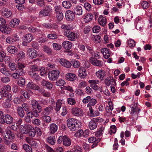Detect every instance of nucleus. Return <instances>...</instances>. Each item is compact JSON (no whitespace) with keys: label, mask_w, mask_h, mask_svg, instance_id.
<instances>
[{"label":"nucleus","mask_w":152,"mask_h":152,"mask_svg":"<svg viewBox=\"0 0 152 152\" xmlns=\"http://www.w3.org/2000/svg\"><path fill=\"white\" fill-rule=\"evenodd\" d=\"M61 89L62 91L67 90L70 92H72L73 91V90L72 88L69 86H64L63 87H61Z\"/></svg>","instance_id":"44"},{"label":"nucleus","mask_w":152,"mask_h":152,"mask_svg":"<svg viewBox=\"0 0 152 152\" xmlns=\"http://www.w3.org/2000/svg\"><path fill=\"white\" fill-rule=\"evenodd\" d=\"M62 4L63 7L66 9H69L72 7V4L69 1H64Z\"/></svg>","instance_id":"36"},{"label":"nucleus","mask_w":152,"mask_h":152,"mask_svg":"<svg viewBox=\"0 0 152 152\" xmlns=\"http://www.w3.org/2000/svg\"><path fill=\"white\" fill-rule=\"evenodd\" d=\"M1 14L3 16L7 18L11 16L12 13L10 10L6 8H4L2 10Z\"/></svg>","instance_id":"14"},{"label":"nucleus","mask_w":152,"mask_h":152,"mask_svg":"<svg viewBox=\"0 0 152 152\" xmlns=\"http://www.w3.org/2000/svg\"><path fill=\"white\" fill-rule=\"evenodd\" d=\"M96 103L97 101L96 99L91 98V100H90L89 103L87 104V107H89L90 106H94Z\"/></svg>","instance_id":"39"},{"label":"nucleus","mask_w":152,"mask_h":152,"mask_svg":"<svg viewBox=\"0 0 152 152\" xmlns=\"http://www.w3.org/2000/svg\"><path fill=\"white\" fill-rule=\"evenodd\" d=\"M57 130V126L54 124H53L50 126V132L51 134L54 133Z\"/></svg>","instance_id":"30"},{"label":"nucleus","mask_w":152,"mask_h":152,"mask_svg":"<svg viewBox=\"0 0 152 152\" xmlns=\"http://www.w3.org/2000/svg\"><path fill=\"white\" fill-rule=\"evenodd\" d=\"M22 107L23 109H24L25 111L26 112H28L30 110V109L28 104H23L22 105Z\"/></svg>","instance_id":"58"},{"label":"nucleus","mask_w":152,"mask_h":152,"mask_svg":"<svg viewBox=\"0 0 152 152\" xmlns=\"http://www.w3.org/2000/svg\"><path fill=\"white\" fill-rule=\"evenodd\" d=\"M62 46L66 49L69 50L72 47V43L68 41H64L63 42Z\"/></svg>","instance_id":"26"},{"label":"nucleus","mask_w":152,"mask_h":152,"mask_svg":"<svg viewBox=\"0 0 152 152\" xmlns=\"http://www.w3.org/2000/svg\"><path fill=\"white\" fill-rule=\"evenodd\" d=\"M18 85L20 86H23L25 83V80L24 78L20 77L18 78L17 81Z\"/></svg>","instance_id":"33"},{"label":"nucleus","mask_w":152,"mask_h":152,"mask_svg":"<svg viewBox=\"0 0 152 152\" xmlns=\"http://www.w3.org/2000/svg\"><path fill=\"white\" fill-rule=\"evenodd\" d=\"M36 2L39 7H43L45 6V3L44 0H37Z\"/></svg>","instance_id":"40"},{"label":"nucleus","mask_w":152,"mask_h":152,"mask_svg":"<svg viewBox=\"0 0 152 152\" xmlns=\"http://www.w3.org/2000/svg\"><path fill=\"white\" fill-rule=\"evenodd\" d=\"M43 50L44 52L46 53L48 55L51 56L53 55L52 50L49 47L46 46H44L43 47Z\"/></svg>","instance_id":"31"},{"label":"nucleus","mask_w":152,"mask_h":152,"mask_svg":"<svg viewBox=\"0 0 152 152\" xmlns=\"http://www.w3.org/2000/svg\"><path fill=\"white\" fill-rule=\"evenodd\" d=\"M24 149L26 152H32V148L31 146L27 144H24L23 145Z\"/></svg>","instance_id":"38"},{"label":"nucleus","mask_w":152,"mask_h":152,"mask_svg":"<svg viewBox=\"0 0 152 152\" xmlns=\"http://www.w3.org/2000/svg\"><path fill=\"white\" fill-rule=\"evenodd\" d=\"M32 109L34 113V116L37 117L39 116L38 113H39L42 111V107L39 105L38 103L35 100L32 101Z\"/></svg>","instance_id":"1"},{"label":"nucleus","mask_w":152,"mask_h":152,"mask_svg":"<svg viewBox=\"0 0 152 152\" xmlns=\"http://www.w3.org/2000/svg\"><path fill=\"white\" fill-rule=\"evenodd\" d=\"M110 79L109 78L106 79L104 80V82L105 84L108 86H109L111 84V82L113 81V78L112 77H110Z\"/></svg>","instance_id":"54"},{"label":"nucleus","mask_w":152,"mask_h":152,"mask_svg":"<svg viewBox=\"0 0 152 152\" xmlns=\"http://www.w3.org/2000/svg\"><path fill=\"white\" fill-rule=\"evenodd\" d=\"M98 21L100 25L103 26H105L106 23V19L102 16L100 15L98 18Z\"/></svg>","instance_id":"23"},{"label":"nucleus","mask_w":152,"mask_h":152,"mask_svg":"<svg viewBox=\"0 0 152 152\" xmlns=\"http://www.w3.org/2000/svg\"><path fill=\"white\" fill-rule=\"evenodd\" d=\"M16 72L18 73L20 76H23L25 75V71L24 69H17Z\"/></svg>","instance_id":"42"},{"label":"nucleus","mask_w":152,"mask_h":152,"mask_svg":"<svg viewBox=\"0 0 152 152\" xmlns=\"http://www.w3.org/2000/svg\"><path fill=\"white\" fill-rule=\"evenodd\" d=\"M6 97H4V100L7 102H9L11 100V94L8 92L7 91Z\"/></svg>","instance_id":"43"},{"label":"nucleus","mask_w":152,"mask_h":152,"mask_svg":"<svg viewBox=\"0 0 152 152\" xmlns=\"http://www.w3.org/2000/svg\"><path fill=\"white\" fill-rule=\"evenodd\" d=\"M72 112L73 115L76 116H83L84 114L82 110L77 107L72 108Z\"/></svg>","instance_id":"8"},{"label":"nucleus","mask_w":152,"mask_h":152,"mask_svg":"<svg viewBox=\"0 0 152 152\" xmlns=\"http://www.w3.org/2000/svg\"><path fill=\"white\" fill-rule=\"evenodd\" d=\"M10 28L8 27L7 25H3L0 27L1 31L6 34H10Z\"/></svg>","instance_id":"15"},{"label":"nucleus","mask_w":152,"mask_h":152,"mask_svg":"<svg viewBox=\"0 0 152 152\" xmlns=\"http://www.w3.org/2000/svg\"><path fill=\"white\" fill-rule=\"evenodd\" d=\"M59 74L60 72L57 70L51 71L48 73L49 78L50 80L54 81L58 78Z\"/></svg>","instance_id":"2"},{"label":"nucleus","mask_w":152,"mask_h":152,"mask_svg":"<svg viewBox=\"0 0 152 152\" xmlns=\"http://www.w3.org/2000/svg\"><path fill=\"white\" fill-rule=\"evenodd\" d=\"M54 136H53V137L50 136L47 139L48 142L51 145H54L55 143L54 140Z\"/></svg>","instance_id":"41"},{"label":"nucleus","mask_w":152,"mask_h":152,"mask_svg":"<svg viewBox=\"0 0 152 152\" xmlns=\"http://www.w3.org/2000/svg\"><path fill=\"white\" fill-rule=\"evenodd\" d=\"M1 80L3 83H6L10 81V78L7 77H3L1 78Z\"/></svg>","instance_id":"46"},{"label":"nucleus","mask_w":152,"mask_h":152,"mask_svg":"<svg viewBox=\"0 0 152 152\" xmlns=\"http://www.w3.org/2000/svg\"><path fill=\"white\" fill-rule=\"evenodd\" d=\"M56 85L58 86H63L66 83L64 80L62 79H60L58 80L56 83Z\"/></svg>","instance_id":"50"},{"label":"nucleus","mask_w":152,"mask_h":152,"mask_svg":"<svg viewBox=\"0 0 152 152\" xmlns=\"http://www.w3.org/2000/svg\"><path fill=\"white\" fill-rule=\"evenodd\" d=\"M31 69L33 72L40 71L41 69L39 67L36 65H32L31 67Z\"/></svg>","instance_id":"49"},{"label":"nucleus","mask_w":152,"mask_h":152,"mask_svg":"<svg viewBox=\"0 0 152 152\" xmlns=\"http://www.w3.org/2000/svg\"><path fill=\"white\" fill-rule=\"evenodd\" d=\"M8 51L10 53L14 54L18 52V49L14 46L10 45L7 48Z\"/></svg>","instance_id":"18"},{"label":"nucleus","mask_w":152,"mask_h":152,"mask_svg":"<svg viewBox=\"0 0 152 152\" xmlns=\"http://www.w3.org/2000/svg\"><path fill=\"white\" fill-rule=\"evenodd\" d=\"M48 37L50 39H54L57 38V36L56 34H48Z\"/></svg>","instance_id":"63"},{"label":"nucleus","mask_w":152,"mask_h":152,"mask_svg":"<svg viewBox=\"0 0 152 152\" xmlns=\"http://www.w3.org/2000/svg\"><path fill=\"white\" fill-rule=\"evenodd\" d=\"M93 16V15L91 13L87 14L84 18L85 22L87 23L91 21L92 20Z\"/></svg>","instance_id":"28"},{"label":"nucleus","mask_w":152,"mask_h":152,"mask_svg":"<svg viewBox=\"0 0 152 152\" xmlns=\"http://www.w3.org/2000/svg\"><path fill=\"white\" fill-rule=\"evenodd\" d=\"M16 55L20 58H23L24 57L25 54L23 51H20L17 53Z\"/></svg>","instance_id":"61"},{"label":"nucleus","mask_w":152,"mask_h":152,"mask_svg":"<svg viewBox=\"0 0 152 152\" xmlns=\"http://www.w3.org/2000/svg\"><path fill=\"white\" fill-rule=\"evenodd\" d=\"M17 111L18 115L21 118H23L25 113L23 108L21 107H18L17 108Z\"/></svg>","instance_id":"25"},{"label":"nucleus","mask_w":152,"mask_h":152,"mask_svg":"<svg viewBox=\"0 0 152 152\" xmlns=\"http://www.w3.org/2000/svg\"><path fill=\"white\" fill-rule=\"evenodd\" d=\"M51 11L52 9L49 6H46L39 12V15L41 17L47 16L51 12Z\"/></svg>","instance_id":"5"},{"label":"nucleus","mask_w":152,"mask_h":152,"mask_svg":"<svg viewBox=\"0 0 152 152\" xmlns=\"http://www.w3.org/2000/svg\"><path fill=\"white\" fill-rule=\"evenodd\" d=\"M0 71L2 73L6 76H8L10 75V71L5 67L1 69Z\"/></svg>","instance_id":"35"},{"label":"nucleus","mask_w":152,"mask_h":152,"mask_svg":"<svg viewBox=\"0 0 152 152\" xmlns=\"http://www.w3.org/2000/svg\"><path fill=\"white\" fill-rule=\"evenodd\" d=\"M97 126V125L96 122L93 121H90L89 124V127L91 130H93L96 129Z\"/></svg>","instance_id":"37"},{"label":"nucleus","mask_w":152,"mask_h":152,"mask_svg":"<svg viewBox=\"0 0 152 152\" xmlns=\"http://www.w3.org/2000/svg\"><path fill=\"white\" fill-rule=\"evenodd\" d=\"M128 45L130 47H134L135 45V41L132 39H131L128 41Z\"/></svg>","instance_id":"57"},{"label":"nucleus","mask_w":152,"mask_h":152,"mask_svg":"<svg viewBox=\"0 0 152 152\" xmlns=\"http://www.w3.org/2000/svg\"><path fill=\"white\" fill-rule=\"evenodd\" d=\"M7 134L12 139H14L15 137V134L14 132L10 130H8L7 132Z\"/></svg>","instance_id":"48"},{"label":"nucleus","mask_w":152,"mask_h":152,"mask_svg":"<svg viewBox=\"0 0 152 152\" xmlns=\"http://www.w3.org/2000/svg\"><path fill=\"white\" fill-rule=\"evenodd\" d=\"M41 84L42 86H45L47 88L49 89H51L53 88V85L50 82L47 81L45 80H43Z\"/></svg>","instance_id":"22"},{"label":"nucleus","mask_w":152,"mask_h":152,"mask_svg":"<svg viewBox=\"0 0 152 152\" xmlns=\"http://www.w3.org/2000/svg\"><path fill=\"white\" fill-rule=\"evenodd\" d=\"M61 64L63 66L67 68H70L72 65V64L66 60L61 58L59 61Z\"/></svg>","instance_id":"10"},{"label":"nucleus","mask_w":152,"mask_h":152,"mask_svg":"<svg viewBox=\"0 0 152 152\" xmlns=\"http://www.w3.org/2000/svg\"><path fill=\"white\" fill-rule=\"evenodd\" d=\"M37 51L34 49H29L27 51V53L31 58H33L37 56Z\"/></svg>","instance_id":"12"},{"label":"nucleus","mask_w":152,"mask_h":152,"mask_svg":"<svg viewBox=\"0 0 152 152\" xmlns=\"http://www.w3.org/2000/svg\"><path fill=\"white\" fill-rule=\"evenodd\" d=\"M22 128L23 127V131L24 130L25 131V132H28V131H30V130H31L33 128L31 125H29L27 124H25L23 125L22 126Z\"/></svg>","instance_id":"34"},{"label":"nucleus","mask_w":152,"mask_h":152,"mask_svg":"<svg viewBox=\"0 0 152 152\" xmlns=\"http://www.w3.org/2000/svg\"><path fill=\"white\" fill-rule=\"evenodd\" d=\"M66 77L68 80L72 81L75 80L77 77L75 74L72 73H69L66 74Z\"/></svg>","instance_id":"19"},{"label":"nucleus","mask_w":152,"mask_h":152,"mask_svg":"<svg viewBox=\"0 0 152 152\" xmlns=\"http://www.w3.org/2000/svg\"><path fill=\"white\" fill-rule=\"evenodd\" d=\"M23 133L24 134H28L31 137H34L36 134V131L33 128L31 130L28 131V132H23Z\"/></svg>","instance_id":"32"},{"label":"nucleus","mask_w":152,"mask_h":152,"mask_svg":"<svg viewBox=\"0 0 152 152\" xmlns=\"http://www.w3.org/2000/svg\"><path fill=\"white\" fill-rule=\"evenodd\" d=\"M67 102L68 104L71 105H73L76 103L75 99L73 98H70L68 99Z\"/></svg>","instance_id":"53"},{"label":"nucleus","mask_w":152,"mask_h":152,"mask_svg":"<svg viewBox=\"0 0 152 152\" xmlns=\"http://www.w3.org/2000/svg\"><path fill=\"white\" fill-rule=\"evenodd\" d=\"M62 104V103L59 101H58L56 103V110L57 111H58L61 106Z\"/></svg>","instance_id":"62"},{"label":"nucleus","mask_w":152,"mask_h":152,"mask_svg":"<svg viewBox=\"0 0 152 152\" xmlns=\"http://www.w3.org/2000/svg\"><path fill=\"white\" fill-rule=\"evenodd\" d=\"M57 15L56 16L57 20L59 21H61L63 19L64 17L63 14L62 12H60L58 13H57Z\"/></svg>","instance_id":"51"},{"label":"nucleus","mask_w":152,"mask_h":152,"mask_svg":"<svg viewBox=\"0 0 152 152\" xmlns=\"http://www.w3.org/2000/svg\"><path fill=\"white\" fill-rule=\"evenodd\" d=\"M13 122V118L10 115L6 114L3 118L1 122L0 123L2 124L6 123L7 124H12Z\"/></svg>","instance_id":"4"},{"label":"nucleus","mask_w":152,"mask_h":152,"mask_svg":"<svg viewBox=\"0 0 152 152\" xmlns=\"http://www.w3.org/2000/svg\"><path fill=\"white\" fill-rule=\"evenodd\" d=\"M104 128L102 127H101L99 128V130L95 133V135L97 136H100L102 134V132L104 130Z\"/></svg>","instance_id":"56"},{"label":"nucleus","mask_w":152,"mask_h":152,"mask_svg":"<svg viewBox=\"0 0 152 152\" xmlns=\"http://www.w3.org/2000/svg\"><path fill=\"white\" fill-rule=\"evenodd\" d=\"M14 139H12L10 137H6L4 140L5 144L8 146H10L13 142Z\"/></svg>","instance_id":"29"},{"label":"nucleus","mask_w":152,"mask_h":152,"mask_svg":"<svg viewBox=\"0 0 152 152\" xmlns=\"http://www.w3.org/2000/svg\"><path fill=\"white\" fill-rule=\"evenodd\" d=\"M33 37L31 34H26L24 36V41L23 42V44L24 46L26 45L27 43L30 42L33 39Z\"/></svg>","instance_id":"9"},{"label":"nucleus","mask_w":152,"mask_h":152,"mask_svg":"<svg viewBox=\"0 0 152 152\" xmlns=\"http://www.w3.org/2000/svg\"><path fill=\"white\" fill-rule=\"evenodd\" d=\"M79 73L78 76L81 78H85L87 75L86 70L84 67H81L80 68Z\"/></svg>","instance_id":"11"},{"label":"nucleus","mask_w":152,"mask_h":152,"mask_svg":"<svg viewBox=\"0 0 152 152\" xmlns=\"http://www.w3.org/2000/svg\"><path fill=\"white\" fill-rule=\"evenodd\" d=\"M17 41V39H15L13 37L9 36L6 39V42L10 44H12Z\"/></svg>","instance_id":"27"},{"label":"nucleus","mask_w":152,"mask_h":152,"mask_svg":"<svg viewBox=\"0 0 152 152\" xmlns=\"http://www.w3.org/2000/svg\"><path fill=\"white\" fill-rule=\"evenodd\" d=\"M67 126L71 130L76 131V126L75 124H77V123L74 119L70 118L67 120Z\"/></svg>","instance_id":"3"},{"label":"nucleus","mask_w":152,"mask_h":152,"mask_svg":"<svg viewBox=\"0 0 152 152\" xmlns=\"http://www.w3.org/2000/svg\"><path fill=\"white\" fill-rule=\"evenodd\" d=\"M93 31L94 33H97L100 31V27L99 26H96L93 27Z\"/></svg>","instance_id":"64"},{"label":"nucleus","mask_w":152,"mask_h":152,"mask_svg":"<svg viewBox=\"0 0 152 152\" xmlns=\"http://www.w3.org/2000/svg\"><path fill=\"white\" fill-rule=\"evenodd\" d=\"M30 75L31 77L36 80H38L40 79L39 76L37 73H33L32 74H30Z\"/></svg>","instance_id":"47"},{"label":"nucleus","mask_w":152,"mask_h":152,"mask_svg":"<svg viewBox=\"0 0 152 152\" xmlns=\"http://www.w3.org/2000/svg\"><path fill=\"white\" fill-rule=\"evenodd\" d=\"M65 32L66 36L68 37L69 40L74 41L77 38L75 33L69 30H66Z\"/></svg>","instance_id":"6"},{"label":"nucleus","mask_w":152,"mask_h":152,"mask_svg":"<svg viewBox=\"0 0 152 152\" xmlns=\"http://www.w3.org/2000/svg\"><path fill=\"white\" fill-rule=\"evenodd\" d=\"M7 91L4 90H1L0 91V99H4V97H6V95Z\"/></svg>","instance_id":"45"},{"label":"nucleus","mask_w":152,"mask_h":152,"mask_svg":"<svg viewBox=\"0 0 152 152\" xmlns=\"http://www.w3.org/2000/svg\"><path fill=\"white\" fill-rule=\"evenodd\" d=\"M91 100V97L90 96H87L86 97L84 98L83 100V102L84 103H87L88 102H89L90 100Z\"/></svg>","instance_id":"60"},{"label":"nucleus","mask_w":152,"mask_h":152,"mask_svg":"<svg viewBox=\"0 0 152 152\" xmlns=\"http://www.w3.org/2000/svg\"><path fill=\"white\" fill-rule=\"evenodd\" d=\"M91 63L94 65L101 66L102 65L101 61L94 58H91L90 59Z\"/></svg>","instance_id":"17"},{"label":"nucleus","mask_w":152,"mask_h":152,"mask_svg":"<svg viewBox=\"0 0 152 152\" xmlns=\"http://www.w3.org/2000/svg\"><path fill=\"white\" fill-rule=\"evenodd\" d=\"M53 49L55 50H59L61 48V45H58L56 43H54L53 44Z\"/></svg>","instance_id":"52"},{"label":"nucleus","mask_w":152,"mask_h":152,"mask_svg":"<svg viewBox=\"0 0 152 152\" xmlns=\"http://www.w3.org/2000/svg\"><path fill=\"white\" fill-rule=\"evenodd\" d=\"M28 31L31 32H32L33 33L37 32H38L39 31V30L33 27H30L28 28Z\"/></svg>","instance_id":"59"},{"label":"nucleus","mask_w":152,"mask_h":152,"mask_svg":"<svg viewBox=\"0 0 152 152\" xmlns=\"http://www.w3.org/2000/svg\"><path fill=\"white\" fill-rule=\"evenodd\" d=\"M42 119L44 122L48 123L51 121V118L49 116H43L42 117Z\"/></svg>","instance_id":"55"},{"label":"nucleus","mask_w":152,"mask_h":152,"mask_svg":"<svg viewBox=\"0 0 152 152\" xmlns=\"http://www.w3.org/2000/svg\"><path fill=\"white\" fill-rule=\"evenodd\" d=\"M63 144L66 146H69L71 144V140L66 136H63Z\"/></svg>","instance_id":"21"},{"label":"nucleus","mask_w":152,"mask_h":152,"mask_svg":"<svg viewBox=\"0 0 152 152\" xmlns=\"http://www.w3.org/2000/svg\"><path fill=\"white\" fill-rule=\"evenodd\" d=\"M88 140L90 143H92L93 142V144L91 146L92 148H94L97 145L99 142L100 141L99 139L96 140V138L94 137L89 138Z\"/></svg>","instance_id":"16"},{"label":"nucleus","mask_w":152,"mask_h":152,"mask_svg":"<svg viewBox=\"0 0 152 152\" xmlns=\"http://www.w3.org/2000/svg\"><path fill=\"white\" fill-rule=\"evenodd\" d=\"M74 13L77 15H81L82 14V10L81 6H78L74 9Z\"/></svg>","instance_id":"24"},{"label":"nucleus","mask_w":152,"mask_h":152,"mask_svg":"<svg viewBox=\"0 0 152 152\" xmlns=\"http://www.w3.org/2000/svg\"><path fill=\"white\" fill-rule=\"evenodd\" d=\"M65 16L68 21H72L74 19L75 15L73 11L69 10L66 11Z\"/></svg>","instance_id":"7"},{"label":"nucleus","mask_w":152,"mask_h":152,"mask_svg":"<svg viewBox=\"0 0 152 152\" xmlns=\"http://www.w3.org/2000/svg\"><path fill=\"white\" fill-rule=\"evenodd\" d=\"M20 22L19 20L15 18L12 20L10 22V26L12 28L17 27Z\"/></svg>","instance_id":"20"},{"label":"nucleus","mask_w":152,"mask_h":152,"mask_svg":"<svg viewBox=\"0 0 152 152\" xmlns=\"http://www.w3.org/2000/svg\"><path fill=\"white\" fill-rule=\"evenodd\" d=\"M101 52L103 53L104 57L106 59L108 58L110 56L111 51L107 48L101 49Z\"/></svg>","instance_id":"13"}]
</instances>
